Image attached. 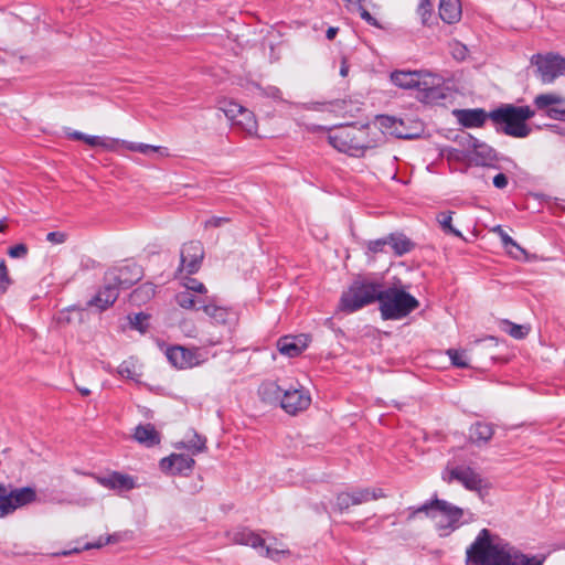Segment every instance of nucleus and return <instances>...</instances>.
Listing matches in <instances>:
<instances>
[{"label":"nucleus","instance_id":"obj_19","mask_svg":"<svg viewBox=\"0 0 565 565\" xmlns=\"http://www.w3.org/2000/svg\"><path fill=\"white\" fill-rule=\"evenodd\" d=\"M120 287L116 284L107 279V273L104 277V286L99 289V291L95 295V297L89 300V306H96L100 310H105L108 307L113 306L119 296Z\"/></svg>","mask_w":565,"mask_h":565},{"label":"nucleus","instance_id":"obj_1","mask_svg":"<svg viewBox=\"0 0 565 565\" xmlns=\"http://www.w3.org/2000/svg\"><path fill=\"white\" fill-rule=\"evenodd\" d=\"M467 562L472 565H543L544 557L527 556L507 545L495 544L490 531L482 529L467 548Z\"/></svg>","mask_w":565,"mask_h":565},{"label":"nucleus","instance_id":"obj_14","mask_svg":"<svg viewBox=\"0 0 565 565\" xmlns=\"http://www.w3.org/2000/svg\"><path fill=\"white\" fill-rule=\"evenodd\" d=\"M311 397L305 390L284 388L280 407L290 415H296L309 407Z\"/></svg>","mask_w":565,"mask_h":565},{"label":"nucleus","instance_id":"obj_5","mask_svg":"<svg viewBox=\"0 0 565 565\" xmlns=\"http://www.w3.org/2000/svg\"><path fill=\"white\" fill-rule=\"evenodd\" d=\"M534 115L535 113L530 106L502 104L490 111V119L498 132H503L514 138H526L531 134V128L526 121L534 117Z\"/></svg>","mask_w":565,"mask_h":565},{"label":"nucleus","instance_id":"obj_51","mask_svg":"<svg viewBox=\"0 0 565 565\" xmlns=\"http://www.w3.org/2000/svg\"><path fill=\"white\" fill-rule=\"evenodd\" d=\"M46 241L53 244H62L66 241V234L63 232H50L46 235Z\"/></svg>","mask_w":565,"mask_h":565},{"label":"nucleus","instance_id":"obj_15","mask_svg":"<svg viewBox=\"0 0 565 565\" xmlns=\"http://www.w3.org/2000/svg\"><path fill=\"white\" fill-rule=\"evenodd\" d=\"M194 465L195 460L184 454H171L159 462L161 471L168 475H188Z\"/></svg>","mask_w":565,"mask_h":565},{"label":"nucleus","instance_id":"obj_6","mask_svg":"<svg viewBox=\"0 0 565 565\" xmlns=\"http://www.w3.org/2000/svg\"><path fill=\"white\" fill-rule=\"evenodd\" d=\"M379 309L383 320H401L419 307V301L403 288L383 285Z\"/></svg>","mask_w":565,"mask_h":565},{"label":"nucleus","instance_id":"obj_11","mask_svg":"<svg viewBox=\"0 0 565 565\" xmlns=\"http://www.w3.org/2000/svg\"><path fill=\"white\" fill-rule=\"evenodd\" d=\"M232 540L236 544L247 545L259 550L262 555L271 559H277V556L284 553L282 551L274 550L267 546L265 544V540L248 527H241L233 531Z\"/></svg>","mask_w":565,"mask_h":565},{"label":"nucleus","instance_id":"obj_43","mask_svg":"<svg viewBox=\"0 0 565 565\" xmlns=\"http://www.w3.org/2000/svg\"><path fill=\"white\" fill-rule=\"evenodd\" d=\"M417 13L420 17L422 23L424 25L430 24V19L433 18V6L430 4H418Z\"/></svg>","mask_w":565,"mask_h":565},{"label":"nucleus","instance_id":"obj_45","mask_svg":"<svg viewBox=\"0 0 565 565\" xmlns=\"http://www.w3.org/2000/svg\"><path fill=\"white\" fill-rule=\"evenodd\" d=\"M386 245H388L387 236L379 238V239L370 241L367 243V249L372 254L383 253Z\"/></svg>","mask_w":565,"mask_h":565},{"label":"nucleus","instance_id":"obj_23","mask_svg":"<svg viewBox=\"0 0 565 565\" xmlns=\"http://www.w3.org/2000/svg\"><path fill=\"white\" fill-rule=\"evenodd\" d=\"M377 122L381 128L385 129L388 134L401 139H413L416 135L408 132L405 128L404 121L394 116L381 115L377 117Z\"/></svg>","mask_w":565,"mask_h":565},{"label":"nucleus","instance_id":"obj_7","mask_svg":"<svg viewBox=\"0 0 565 565\" xmlns=\"http://www.w3.org/2000/svg\"><path fill=\"white\" fill-rule=\"evenodd\" d=\"M450 97L449 88L445 86L440 76L422 72L417 81L416 98L427 105H445Z\"/></svg>","mask_w":565,"mask_h":565},{"label":"nucleus","instance_id":"obj_25","mask_svg":"<svg viewBox=\"0 0 565 565\" xmlns=\"http://www.w3.org/2000/svg\"><path fill=\"white\" fill-rule=\"evenodd\" d=\"M134 438L147 447L157 446L161 441V436L152 424L138 425L135 428Z\"/></svg>","mask_w":565,"mask_h":565},{"label":"nucleus","instance_id":"obj_38","mask_svg":"<svg viewBox=\"0 0 565 565\" xmlns=\"http://www.w3.org/2000/svg\"><path fill=\"white\" fill-rule=\"evenodd\" d=\"M220 109L224 113L231 124L238 117L244 106L236 102H224Z\"/></svg>","mask_w":565,"mask_h":565},{"label":"nucleus","instance_id":"obj_4","mask_svg":"<svg viewBox=\"0 0 565 565\" xmlns=\"http://www.w3.org/2000/svg\"><path fill=\"white\" fill-rule=\"evenodd\" d=\"M384 281L372 276L359 275L340 299V309L353 313L375 301H380Z\"/></svg>","mask_w":565,"mask_h":565},{"label":"nucleus","instance_id":"obj_57","mask_svg":"<svg viewBox=\"0 0 565 565\" xmlns=\"http://www.w3.org/2000/svg\"><path fill=\"white\" fill-rule=\"evenodd\" d=\"M120 540H121L120 533H113L105 537V543L114 544V543L119 542Z\"/></svg>","mask_w":565,"mask_h":565},{"label":"nucleus","instance_id":"obj_13","mask_svg":"<svg viewBox=\"0 0 565 565\" xmlns=\"http://www.w3.org/2000/svg\"><path fill=\"white\" fill-rule=\"evenodd\" d=\"M204 258V247L200 241L183 244L180 252V270L192 275L199 271Z\"/></svg>","mask_w":565,"mask_h":565},{"label":"nucleus","instance_id":"obj_12","mask_svg":"<svg viewBox=\"0 0 565 565\" xmlns=\"http://www.w3.org/2000/svg\"><path fill=\"white\" fill-rule=\"evenodd\" d=\"M107 279L116 282L120 289H129L137 284L143 276V270L135 262L127 263L119 267L111 268L106 271Z\"/></svg>","mask_w":565,"mask_h":565},{"label":"nucleus","instance_id":"obj_33","mask_svg":"<svg viewBox=\"0 0 565 565\" xmlns=\"http://www.w3.org/2000/svg\"><path fill=\"white\" fill-rule=\"evenodd\" d=\"M565 99L557 94H540L534 98V105L539 110H544L545 113L550 108H554V105L563 104Z\"/></svg>","mask_w":565,"mask_h":565},{"label":"nucleus","instance_id":"obj_61","mask_svg":"<svg viewBox=\"0 0 565 565\" xmlns=\"http://www.w3.org/2000/svg\"><path fill=\"white\" fill-rule=\"evenodd\" d=\"M338 33V28L330 26L327 30L326 36L328 40H333Z\"/></svg>","mask_w":565,"mask_h":565},{"label":"nucleus","instance_id":"obj_37","mask_svg":"<svg viewBox=\"0 0 565 565\" xmlns=\"http://www.w3.org/2000/svg\"><path fill=\"white\" fill-rule=\"evenodd\" d=\"M206 438L194 433V436L186 444L182 443V447L190 450L193 455L203 452L206 449Z\"/></svg>","mask_w":565,"mask_h":565},{"label":"nucleus","instance_id":"obj_60","mask_svg":"<svg viewBox=\"0 0 565 565\" xmlns=\"http://www.w3.org/2000/svg\"><path fill=\"white\" fill-rule=\"evenodd\" d=\"M68 137L74 139V140H82L85 142V138H86V135L81 132V131H73L71 134H68Z\"/></svg>","mask_w":565,"mask_h":565},{"label":"nucleus","instance_id":"obj_17","mask_svg":"<svg viewBox=\"0 0 565 565\" xmlns=\"http://www.w3.org/2000/svg\"><path fill=\"white\" fill-rule=\"evenodd\" d=\"M310 337L307 334L284 335L277 341L278 351L288 356H299L308 347Z\"/></svg>","mask_w":565,"mask_h":565},{"label":"nucleus","instance_id":"obj_52","mask_svg":"<svg viewBox=\"0 0 565 565\" xmlns=\"http://www.w3.org/2000/svg\"><path fill=\"white\" fill-rule=\"evenodd\" d=\"M131 150L138 151L140 153L147 154L149 152H154L159 149V147L147 145V143H138L129 147Z\"/></svg>","mask_w":565,"mask_h":565},{"label":"nucleus","instance_id":"obj_40","mask_svg":"<svg viewBox=\"0 0 565 565\" xmlns=\"http://www.w3.org/2000/svg\"><path fill=\"white\" fill-rule=\"evenodd\" d=\"M85 143H87V145H89L92 147H102V148H105V149H110V148H113L114 140L113 139H108V138H103V137H99V136L86 135Z\"/></svg>","mask_w":565,"mask_h":565},{"label":"nucleus","instance_id":"obj_49","mask_svg":"<svg viewBox=\"0 0 565 565\" xmlns=\"http://www.w3.org/2000/svg\"><path fill=\"white\" fill-rule=\"evenodd\" d=\"M498 231L500 233L501 241L505 248H509L510 246H512V247H515L521 253H524V250L516 244V242L511 236H509L503 230L498 227Z\"/></svg>","mask_w":565,"mask_h":565},{"label":"nucleus","instance_id":"obj_54","mask_svg":"<svg viewBox=\"0 0 565 565\" xmlns=\"http://www.w3.org/2000/svg\"><path fill=\"white\" fill-rule=\"evenodd\" d=\"M492 183L497 189H504L509 183V179L504 173H498L493 177Z\"/></svg>","mask_w":565,"mask_h":565},{"label":"nucleus","instance_id":"obj_8","mask_svg":"<svg viewBox=\"0 0 565 565\" xmlns=\"http://www.w3.org/2000/svg\"><path fill=\"white\" fill-rule=\"evenodd\" d=\"M36 492L31 487L11 488L0 481V519L12 514L17 509L34 502Z\"/></svg>","mask_w":565,"mask_h":565},{"label":"nucleus","instance_id":"obj_10","mask_svg":"<svg viewBox=\"0 0 565 565\" xmlns=\"http://www.w3.org/2000/svg\"><path fill=\"white\" fill-rule=\"evenodd\" d=\"M441 479L447 483L457 481L469 491H481L486 487L484 479L469 466H447Z\"/></svg>","mask_w":565,"mask_h":565},{"label":"nucleus","instance_id":"obj_44","mask_svg":"<svg viewBox=\"0 0 565 565\" xmlns=\"http://www.w3.org/2000/svg\"><path fill=\"white\" fill-rule=\"evenodd\" d=\"M11 285V279L8 274V268L4 260L0 262V291L4 292Z\"/></svg>","mask_w":565,"mask_h":565},{"label":"nucleus","instance_id":"obj_62","mask_svg":"<svg viewBox=\"0 0 565 565\" xmlns=\"http://www.w3.org/2000/svg\"><path fill=\"white\" fill-rule=\"evenodd\" d=\"M78 392L83 395V396H87L90 394V391L88 388H85V387H77Z\"/></svg>","mask_w":565,"mask_h":565},{"label":"nucleus","instance_id":"obj_20","mask_svg":"<svg viewBox=\"0 0 565 565\" xmlns=\"http://www.w3.org/2000/svg\"><path fill=\"white\" fill-rule=\"evenodd\" d=\"M200 307L204 313L210 317L213 323L231 327L236 322L237 316L228 308L216 306L211 302L199 301Z\"/></svg>","mask_w":565,"mask_h":565},{"label":"nucleus","instance_id":"obj_58","mask_svg":"<svg viewBox=\"0 0 565 565\" xmlns=\"http://www.w3.org/2000/svg\"><path fill=\"white\" fill-rule=\"evenodd\" d=\"M349 73V64H348V61L345 57L342 58L341 61V67H340V75L342 77H345Z\"/></svg>","mask_w":565,"mask_h":565},{"label":"nucleus","instance_id":"obj_22","mask_svg":"<svg viewBox=\"0 0 565 565\" xmlns=\"http://www.w3.org/2000/svg\"><path fill=\"white\" fill-rule=\"evenodd\" d=\"M458 121L466 128L482 127L486 120L490 119V111L487 113L482 108L458 109L455 110Z\"/></svg>","mask_w":565,"mask_h":565},{"label":"nucleus","instance_id":"obj_28","mask_svg":"<svg viewBox=\"0 0 565 565\" xmlns=\"http://www.w3.org/2000/svg\"><path fill=\"white\" fill-rule=\"evenodd\" d=\"M494 434L492 424L477 422L470 427L469 438L476 445H486Z\"/></svg>","mask_w":565,"mask_h":565},{"label":"nucleus","instance_id":"obj_29","mask_svg":"<svg viewBox=\"0 0 565 565\" xmlns=\"http://www.w3.org/2000/svg\"><path fill=\"white\" fill-rule=\"evenodd\" d=\"M422 72L411 71H395L391 74L392 83L401 88L416 89L417 81L420 79Z\"/></svg>","mask_w":565,"mask_h":565},{"label":"nucleus","instance_id":"obj_2","mask_svg":"<svg viewBox=\"0 0 565 565\" xmlns=\"http://www.w3.org/2000/svg\"><path fill=\"white\" fill-rule=\"evenodd\" d=\"M328 142L339 152L352 157H363L365 151L379 145V138L372 136L370 125H347L328 132Z\"/></svg>","mask_w":565,"mask_h":565},{"label":"nucleus","instance_id":"obj_9","mask_svg":"<svg viewBox=\"0 0 565 565\" xmlns=\"http://www.w3.org/2000/svg\"><path fill=\"white\" fill-rule=\"evenodd\" d=\"M531 63L536 66L537 76L543 84H551L565 74V57L558 54H534Z\"/></svg>","mask_w":565,"mask_h":565},{"label":"nucleus","instance_id":"obj_64","mask_svg":"<svg viewBox=\"0 0 565 565\" xmlns=\"http://www.w3.org/2000/svg\"><path fill=\"white\" fill-rule=\"evenodd\" d=\"M6 228H7V225L4 224V222L0 221V233L4 232Z\"/></svg>","mask_w":565,"mask_h":565},{"label":"nucleus","instance_id":"obj_59","mask_svg":"<svg viewBox=\"0 0 565 565\" xmlns=\"http://www.w3.org/2000/svg\"><path fill=\"white\" fill-rule=\"evenodd\" d=\"M365 0H343V2L345 3V7L349 9V10H353L354 7L356 6H360L361 3H363Z\"/></svg>","mask_w":565,"mask_h":565},{"label":"nucleus","instance_id":"obj_30","mask_svg":"<svg viewBox=\"0 0 565 565\" xmlns=\"http://www.w3.org/2000/svg\"><path fill=\"white\" fill-rule=\"evenodd\" d=\"M350 495L353 505H359L386 497L383 489L381 488H356L350 491Z\"/></svg>","mask_w":565,"mask_h":565},{"label":"nucleus","instance_id":"obj_48","mask_svg":"<svg viewBox=\"0 0 565 565\" xmlns=\"http://www.w3.org/2000/svg\"><path fill=\"white\" fill-rule=\"evenodd\" d=\"M231 222V218L230 217H225V216H212L211 218L206 220L204 222V227L205 228H209V227H221L223 226L224 224H227Z\"/></svg>","mask_w":565,"mask_h":565},{"label":"nucleus","instance_id":"obj_3","mask_svg":"<svg viewBox=\"0 0 565 565\" xmlns=\"http://www.w3.org/2000/svg\"><path fill=\"white\" fill-rule=\"evenodd\" d=\"M406 512L407 523L415 520L419 514H424L429 519H435L437 513L441 514L446 519V522L444 523L440 521L437 523L440 536H446L458 529L460 520L463 516V510L461 508L454 505L446 500L439 499L437 493L418 507H408Z\"/></svg>","mask_w":565,"mask_h":565},{"label":"nucleus","instance_id":"obj_24","mask_svg":"<svg viewBox=\"0 0 565 565\" xmlns=\"http://www.w3.org/2000/svg\"><path fill=\"white\" fill-rule=\"evenodd\" d=\"M260 401L268 405L280 406L284 388L275 381H264L258 387Z\"/></svg>","mask_w":565,"mask_h":565},{"label":"nucleus","instance_id":"obj_31","mask_svg":"<svg viewBox=\"0 0 565 565\" xmlns=\"http://www.w3.org/2000/svg\"><path fill=\"white\" fill-rule=\"evenodd\" d=\"M231 125L238 127L247 134H253L257 129V122L254 114L245 107Z\"/></svg>","mask_w":565,"mask_h":565},{"label":"nucleus","instance_id":"obj_42","mask_svg":"<svg viewBox=\"0 0 565 565\" xmlns=\"http://www.w3.org/2000/svg\"><path fill=\"white\" fill-rule=\"evenodd\" d=\"M353 10H356L361 17L362 20H364L367 24L372 25V26H375V28H381V24L380 22L377 21V19H375L363 6V3H361L360 6H356L353 8Z\"/></svg>","mask_w":565,"mask_h":565},{"label":"nucleus","instance_id":"obj_39","mask_svg":"<svg viewBox=\"0 0 565 565\" xmlns=\"http://www.w3.org/2000/svg\"><path fill=\"white\" fill-rule=\"evenodd\" d=\"M447 354L449 355L452 365H455L457 367H461V369L469 366V363L466 359V354L463 351H459L456 349H449L447 351Z\"/></svg>","mask_w":565,"mask_h":565},{"label":"nucleus","instance_id":"obj_56","mask_svg":"<svg viewBox=\"0 0 565 565\" xmlns=\"http://www.w3.org/2000/svg\"><path fill=\"white\" fill-rule=\"evenodd\" d=\"M108 543H105V539L103 537H99L96 542L94 543H87L85 545V550H90V548H100L105 545H107Z\"/></svg>","mask_w":565,"mask_h":565},{"label":"nucleus","instance_id":"obj_55","mask_svg":"<svg viewBox=\"0 0 565 565\" xmlns=\"http://www.w3.org/2000/svg\"><path fill=\"white\" fill-rule=\"evenodd\" d=\"M118 372L120 375L126 376L128 379L132 377V372L126 362H124L119 365Z\"/></svg>","mask_w":565,"mask_h":565},{"label":"nucleus","instance_id":"obj_32","mask_svg":"<svg viewBox=\"0 0 565 565\" xmlns=\"http://www.w3.org/2000/svg\"><path fill=\"white\" fill-rule=\"evenodd\" d=\"M500 328L502 331L508 333L510 337L518 339V340L524 339L530 332L529 326L516 324L510 320H502L500 322Z\"/></svg>","mask_w":565,"mask_h":565},{"label":"nucleus","instance_id":"obj_27","mask_svg":"<svg viewBox=\"0 0 565 565\" xmlns=\"http://www.w3.org/2000/svg\"><path fill=\"white\" fill-rule=\"evenodd\" d=\"M438 10L440 19L448 24H454L461 18L459 0H440Z\"/></svg>","mask_w":565,"mask_h":565},{"label":"nucleus","instance_id":"obj_46","mask_svg":"<svg viewBox=\"0 0 565 565\" xmlns=\"http://www.w3.org/2000/svg\"><path fill=\"white\" fill-rule=\"evenodd\" d=\"M29 248L25 244L20 243L11 246L8 249V255L12 258H24L28 255Z\"/></svg>","mask_w":565,"mask_h":565},{"label":"nucleus","instance_id":"obj_36","mask_svg":"<svg viewBox=\"0 0 565 565\" xmlns=\"http://www.w3.org/2000/svg\"><path fill=\"white\" fill-rule=\"evenodd\" d=\"M127 319L129 321V327L134 330H138L141 333H145L149 328L150 316L148 313L141 311L128 315Z\"/></svg>","mask_w":565,"mask_h":565},{"label":"nucleus","instance_id":"obj_16","mask_svg":"<svg viewBox=\"0 0 565 565\" xmlns=\"http://www.w3.org/2000/svg\"><path fill=\"white\" fill-rule=\"evenodd\" d=\"M94 478L98 484L117 492H126L136 488L134 477L118 471H111L105 476H94Z\"/></svg>","mask_w":565,"mask_h":565},{"label":"nucleus","instance_id":"obj_26","mask_svg":"<svg viewBox=\"0 0 565 565\" xmlns=\"http://www.w3.org/2000/svg\"><path fill=\"white\" fill-rule=\"evenodd\" d=\"M388 245L392 247L395 256L401 257L412 252L416 244L404 233L395 232L387 235Z\"/></svg>","mask_w":565,"mask_h":565},{"label":"nucleus","instance_id":"obj_50","mask_svg":"<svg viewBox=\"0 0 565 565\" xmlns=\"http://www.w3.org/2000/svg\"><path fill=\"white\" fill-rule=\"evenodd\" d=\"M141 294H145L146 298H148V299L150 297H152L154 294V289H153L152 285H143V286L135 289L132 292V297L135 299H140Z\"/></svg>","mask_w":565,"mask_h":565},{"label":"nucleus","instance_id":"obj_21","mask_svg":"<svg viewBox=\"0 0 565 565\" xmlns=\"http://www.w3.org/2000/svg\"><path fill=\"white\" fill-rule=\"evenodd\" d=\"M468 146L472 148V160L477 166H492L498 159L497 151L484 142L472 136H468Z\"/></svg>","mask_w":565,"mask_h":565},{"label":"nucleus","instance_id":"obj_63","mask_svg":"<svg viewBox=\"0 0 565 565\" xmlns=\"http://www.w3.org/2000/svg\"><path fill=\"white\" fill-rule=\"evenodd\" d=\"M270 90L273 97H278V95H280V90L276 87H271Z\"/></svg>","mask_w":565,"mask_h":565},{"label":"nucleus","instance_id":"obj_34","mask_svg":"<svg viewBox=\"0 0 565 565\" xmlns=\"http://www.w3.org/2000/svg\"><path fill=\"white\" fill-rule=\"evenodd\" d=\"M452 214H454V212H451V211L440 212L437 214L436 220H437L438 224L440 225L441 230L444 231V233L451 234L456 237L462 238L461 232L459 230L455 228L451 224Z\"/></svg>","mask_w":565,"mask_h":565},{"label":"nucleus","instance_id":"obj_53","mask_svg":"<svg viewBox=\"0 0 565 565\" xmlns=\"http://www.w3.org/2000/svg\"><path fill=\"white\" fill-rule=\"evenodd\" d=\"M546 116L554 120L565 121V109L550 108L546 111Z\"/></svg>","mask_w":565,"mask_h":565},{"label":"nucleus","instance_id":"obj_35","mask_svg":"<svg viewBox=\"0 0 565 565\" xmlns=\"http://www.w3.org/2000/svg\"><path fill=\"white\" fill-rule=\"evenodd\" d=\"M199 301H203L200 298H195L190 291H180L175 295V302L183 309L202 310Z\"/></svg>","mask_w":565,"mask_h":565},{"label":"nucleus","instance_id":"obj_47","mask_svg":"<svg viewBox=\"0 0 565 565\" xmlns=\"http://www.w3.org/2000/svg\"><path fill=\"white\" fill-rule=\"evenodd\" d=\"M186 291H195L199 294H205L207 291L206 287L199 280L194 278H189L188 282L184 284Z\"/></svg>","mask_w":565,"mask_h":565},{"label":"nucleus","instance_id":"obj_18","mask_svg":"<svg viewBox=\"0 0 565 565\" xmlns=\"http://www.w3.org/2000/svg\"><path fill=\"white\" fill-rule=\"evenodd\" d=\"M166 355L173 366L181 370L190 369L199 364L196 352L180 345L169 348Z\"/></svg>","mask_w":565,"mask_h":565},{"label":"nucleus","instance_id":"obj_41","mask_svg":"<svg viewBox=\"0 0 565 565\" xmlns=\"http://www.w3.org/2000/svg\"><path fill=\"white\" fill-rule=\"evenodd\" d=\"M353 503L351 502L350 491H343L337 494L335 507L340 512L348 510Z\"/></svg>","mask_w":565,"mask_h":565}]
</instances>
